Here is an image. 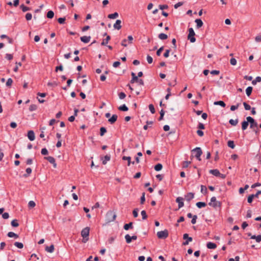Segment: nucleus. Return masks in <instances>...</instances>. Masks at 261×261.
<instances>
[{
  "label": "nucleus",
  "instance_id": "f257e3e1",
  "mask_svg": "<svg viewBox=\"0 0 261 261\" xmlns=\"http://www.w3.org/2000/svg\"><path fill=\"white\" fill-rule=\"evenodd\" d=\"M90 228L86 227L84 228L81 231V236L83 238V242L86 243L88 240L89 235Z\"/></svg>",
  "mask_w": 261,
  "mask_h": 261
},
{
  "label": "nucleus",
  "instance_id": "f03ea898",
  "mask_svg": "<svg viewBox=\"0 0 261 261\" xmlns=\"http://www.w3.org/2000/svg\"><path fill=\"white\" fill-rule=\"evenodd\" d=\"M193 154H194L195 157L198 160L201 161L200 156L202 153L201 149L200 147H196L192 150Z\"/></svg>",
  "mask_w": 261,
  "mask_h": 261
},
{
  "label": "nucleus",
  "instance_id": "7ed1b4c3",
  "mask_svg": "<svg viewBox=\"0 0 261 261\" xmlns=\"http://www.w3.org/2000/svg\"><path fill=\"white\" fill-rule=\"evenodd\" d=\"M116 217V215L113 211H110L106 214V219L108 222L113 221Z\"/></svg>",
  "mask_w": 261,
  "mask_h": 261
},
{
  "label": "nucleus",
  "instance_id": "20e7f679",
  "mask_svg": "<svg viewBox=\"0 0 261 261\" xmlns=\"http://www.w3.org/2000/svg\"><path fill=\"white\" fill-rule=\"evenodd\" d=\"M156 235L160 239H165L168 237L169 232L167 229H165L163 231H158Z\"/></svg>",
  "mask_w": 261,
  "mask_h": 261
},
{
  "label": "nucleus",
  "instance_id": "39448f33",
  "mask_svg": "<svg viewBox=\"0 0 261 261\" xmlns=\"http://www.w3.org/2000/svg\"><path fill=\"white\" fill-rule=\"evenodd\" d=\"M195 35V32L192 28L189 29V34L188 36V39L190 40L191 43H194L196 41V39L194 37Z\"/></svg>",
  "mask_w": 261,
  "mask_h": 261
},
{
  "label": "nucleus",
  "instance_id": "423d86ee",
  "mask_svg": "<svg viewBox=\"0 0 261 261\" xmlns=\"http://www.w3.org/2000/svg\"><path fill=\"white\" fill-rule=\"evenodd\" d=\"M208 204L215 208L217 207H220L221 205V202L217 201L216 198L214 196L211 198V202Z\"/></svg>",
  "mask_w": 261,
  "mask_h": 261
},
{
  "label": "nucleus",
  "instance_id": "0eeeda50",
  "mask_svg": "<svg viewBox=\"0 0 261 261\" xmlns=\"http://www.w3.org/2000/svg\"><path fill=\"white\" fill-rule=\"evenodd\" d=\"M246 119L248 121L249 123H250V128L257 126V123L254 120V119L250 116H248L246 118Z\"/></svg>",
  "mask_w": 261,
  "mask_h": 261
},
{
  "label": "nucleus",
  "instance_id": "6e6552de",
  "mask_svg": "<svg viewBox=\"0 0 261 261\" xmlns=\"http://www.w3.org/2000/svg\"><path fill=\"white\" fill-rule=\"evenodd\" d=\"M176 202L178 203V208H180L184 205V198L181 197H178L176 199Z\"/></svg>",
  "mask_w": 261,
  "mask_h": 261
},
{
  "label": "nucleus",
  "instance_id": "1a4fd4ad",
  "mask_svg": "<svg viewBox=\"0 0 261 261\" xmlns=\"http://www.w3.org/2000/svg\"><path fill=\"white\" fill-rule=\"evenodd\" d=\"M44 159L47 160L50 163L52 164L54 168H56L57 164L56 163V161L54 158L49 156L45 157Z\"/></svg>",
  "mask_w": 261,
  "mask_h": 261
},
{
  "label": "nucleus",
  "instance_id": "9d476101",
  "mask_svg": "<svg viewBox=\"0 0 261 261\" xmlns=\"http://www.w3.org/2000/svg\"><path fill=\"white\" fill-rule=\"evenodd\" d=\"M28 137L29 139L32 141H34L35 139V134L33 130H29L28 133Z\"/></svg>",
  "mask_w": 261,
  "mask_h": 261
},
{
  "label": "nucleus",
  "instance_id": "9b49d317",
  "mask_svg": "<svg viewBox=\"0 0 261 261\" xmlns=\"http://www.w3.org/2000/svg\"><path fill=\"white\" fill-rule=\"evenodd\" d=\"M194 197V193L192 192L188 193L185 195V199L188 202L190 201Z\"/></svg>",
  "mask_w": 261,
  "mask_h": 261
},
{
  "label": "nucleus",
  "instance_id": "f8f14e48",
  "mask_svg": "<svg viewBox=\"0 0 261 261\" xmlns=\"http://www.w3.org/2000/svg\"><path fill=\"white\" fill-rule=\"evenodd\" d=\"M118 116L116 114H113L112 116L108 120V121L111 124H114L117 120Z\"/></svg>",
  "mask_w": 261,
  "mask_h": 261
},
{
  "label": "nucleus",
  "instance_id": "ddd939ff",
  "mask_svg": "<svg viewBox=\"0 0 261 261\" xmlns=\"http://www.w3.org/2000/svg\"><path fill=\"white\" fill-rule=\"evenodd\" d=\"M121 21L120 20L117 19L113 25L114 29L118 30H120L121 28Z\"/></svg>",
  "mask_w": 261,
  "mask_h": 261
},
{
  "label": "nucleus",
  "instance_id": "4468645a",
  "mask_svg": "<svg viewBox=\"0 0 261 261\" xmlns=\"http://www.w3.org/2000/svg\"><path fill=\"white\" fill-rule=\"evenodd\" d=\"M90 39H91L90 36H82L80 38L81 41H82L83 42L85 43H88L90 41Z\"/></svg>",
  "mask_w": 261,
  "mask_h": 261
},
{
  "label": "nucleus",
  "instance_id": "2eb2a0df",
  "mask_svg": "<svg viewBox=\"0 0 261 261\" xmlns=\"http://www.w3.org/2000/svg\"><path fill=\"white\" fill-rule=\"evenodd\" d=\"M206 247L208 249H214L216 248L217 245L215 243H214L211 242H209L206 244Z\"/></svg>",
  "mask_w": 261,
  "mask_h": 261
},
{
  "label": "nucleus",
  "instance_id": "dca6fc26",
  "mask_svg": "<svg viewBox=\"0 0 261 261\" xmlns=\"http://www.w3.org/2000/svg\"><path fill=\"white\" fill-rule=\"evenodd\" d=\"M210 173L217 177L220 176L221 175V173H220L218 169L210 170Z\"/></svg>",
  "mask_w": 261,
  "mask_h": 261
},
{
  "label": "nucleus",
  "instance_id": "f3484780",
  "mask_svg": "<svg viewBox=\"0 0 261 261\" xmlns=\"http://www.w3.org/2000/svg\"><path fill=\"white\" fill-rule=\"evenodd\" d=\"M131 75L132 76V80H130V83L132 84L134 83L135 82H137L139 78L138 76H136L134 72H132Z\"/></svg>",
  "mask_w": 261,
  "mask_h": 261
},
{
  "label": "nucleus",
  "instance_id": "a211bd4d",
  "mask_svg": "<svg viewBox=\"0 0 261 261\" xmlns=\"http://www.w3.org/2000/svg\"><path fill=\"white\" fill-rule=\"evenodd\" d=\"M195 22L196 23V27L197 29L201 28L203 24L202 21L200 19H196Z\"/></svg>",
  "mask_w": 261,
  "mask_h": 261
},
{
  "label": "nucleus",
  "instance_id": "6ab92c4d",
  "mask_svg": "<svg viewBox=\"0 0 261 261\" xmlns=\"http://www.w3.org/2000/svg\"><path fill=\"white\" fill-rule=\"evenodd\" d=\"M249 125V122L247 120V121H244L242 123V129L243 130H245L247 129L248 126Z\"/></svg>",
  "mask_w": 261,
  "mask_h": 261
},
{
  "label": "nucleus",
  "instance_id": "aec40b11",
  "mask_svg": "<svg viewBox=\"0 0 261 261\" xmlns=\"http://www.w3.org/2000/svg\"><path fill=\"white\" fill-rule=\"evenodd\" d=\"M122 160H128V163H127V166H130V164H135V162H131V161H130V160H131L130 156H123L122 157Z\"/></svg>",
  "mask_w": 261,
  "mask_h": 261
},
{
  "label": "nucleus",
  "instance_id": "412c9836",
  "mask_svg": "<svg viewBox=\"0 0 261 261\" xmlns=\"http://www.w3.org/2000/svg\"><path fill=\"white\" fill-rule=\"evenodd\" d=\"M133 222H130L128 224H125L123 226V228L126 230H127L130 228L131 229L133 228Z\"/></svg>",
  "mask_w": 261,
  "mask_h": 261
},
{
  "label": "nucleus",
  "instance_id": "4be33fe9",
  "mask_svg": "<svg viewBox=\"0 0 261 261\" xmlns=\"http://www.w3.org/2000/svg\"><path fill=\"white\" fill-rule=\"evenodd\" d=\"M45 251L49 253L53 252L54 251V245H51L50 246H46L45 248Z\"/></svg>",
  "mask_w": 261,
  "mask_h": 261
},
{
  "label": "nucleus",
  "instance_id": "5701e85b",
  "mask_svg": "<svg viewBox=\"0 0 261 261\" xmlns=\"http://www.w3.org/2000/svg\"><path fill=\"white\" fill-rule=\"evenodd\" d=\"M7 236L10 238H14L15 239H17L19 237L18 234L11 231L9 232L7 234Z\"/></svg>",
  "mask_w": 261,
  "mask_h": 261
},
{
  "label": "nucleus",
  "instance_id": "b1692460",
  "mask_svg": "<svg viewBox=\"0 0 261 261\" xmlns=\"http://www.w3.org/2000/svg\"><path fill=\"white\" fill-rule=\"evenodd\" d=\"M214 104L215 105L220 106H221L223 108H224L225 107V106H226L225 102L223 101H221V100L215 101Z\"/></svg>",
  "mask_w": 261,
  "mask_h": 261
},
{
  "label": "nucleus",
  "instance_id": "393cba45",
  "mask_svg": "<svg viewBox=\"0 0 261 261\" xmlns=\"http://www.w3.org/2000/svg\"><path fill=\"white\" fill-rule=\"evenodd\" d=\"M111 37L110 36L107 35L106 38L103 40V41L101 42V45H107V44L108 43L109 41L110 40Z\"/></svg>",
  "mask_w": 261,
  "mask_h": 261
},
{
  "label": "nucleus",
  "instance_id": "a878e982",
  "mask_svg": "<svg viewBox=\"0 0 261 261\" xmlns=\"http://www.w3.org/2000/svg\"><path fill=\"white\" fill-rule=\"evenodd\" d=\"M196 205L199 208L204 207L206 205V204L204 202H198L196 203Z\"/></svg>",
  "mask_w": 261,
  "mask_h": 261
},
{
  "label": "nucleus",
  "instance_id": "bb28decb",
  "mask_svg": "<svg viewBox=\"0 0 261 261\" xmlns=\"http://www.w3.org/2000/svg\"><path fill=\"white\" fill-rule=\"evenodd\" d=\"M118 16V13L117 12H115L113 14H109L108 17L110 19H115Z\"/></svg>",
  "mask_w": 261,
  "mask_h": 261
},
{
  "label": "nucleus",
  "instance_id": "cd10ccee",
  "mask_svg": "<svg viewBox=\"0 0 261 261\" xmlns=\"http://www.w3.org/2000/svg\"><path fill=\"white\" fill-rule=\"evenodd\" d=\"M111 159L110 155H106L104 156V160L102 161V164L106 165L108 161H109Z\"/></svg>",
  "mask_w": 261,
  "mask_h": 261
},
{
  "label": "nucleus",
  "instance_id": "c85d7f7f",
  "mask_svg": "<svg viewBox=\"0 0 261 261\" xmlns=\"http://www.w3.org/2000/svg\"><path fill=\"white\" fill-rule=\"evenodd\" d=\"M118 110H120V111H121L125 112V111H128V109L126 107V106L124 104V105H122V106H120L118 108Z\"/></svg>",
  "mask_w": 261,
  "mask_h": 261
},
{
  "label": "nucleus",
  "instance_id": "c756f323",
  "mask_svg": "<svg viewBox=\"0 0 261 261\" xmlns=\"http://www.w3.org/2000/svg\"><path fill=\"white\" fill-rule=\"evenodd\" d=\"M238 122H239L238 119H236V120H233V119H230L229 121V123L233 126L237 125V124L238 123Z\"/></svg>",
  "mask_w": 261,
  "mask_h": 261
},
{
  "label": "nucleus",
  "instance_id": "7c9ffc66",
  "mask_svg": "<svg viewBox=\"0 0 261 261\" xmlns=\"http://www.w3.org/2000/svg\"><path fill=\"white\" fill-rule=\"evenodd\" d=\"M46 16L48 18H49V19L53 18L54 16V12L51 10L48 11V12L47 13Z\"/></svg>",
  "mask_w": 261,
  "mask_h": 261
},
{
  "label": "nucleus",
  "instance_id": "2f4dec72",
  "mask_svg": "<svg viewBox=\"0 0 261 261\" xmlns=\"http://www.w3.org/2000/svg\"><path fill=\"white\" fill-rule=\"evenodd\" d=\"M252 89L253 88L251 86L248 87L246 89V93L248 96H249L251 95L252 91Z\"/></svg>",
  "mask_w": 261,
  "mask_h": 261
},
{
  "label": "nucleus",
  "instance_id": "473e14b6",
  "mask_svg": "<svg viewBox=\"0 0 261 261\" xmlns=\"http://www.w3.org/2000/svg\"><path fill=\"white\" fill-rule=\"evenodd\" d=\"M183 239L184 240H186L188 241L189 242H192L193 240L192 238L189 237V234L188 233H185L183 235Z\"/></svg>",
  "mask_w": 261,
  "mask_h": 261
},
{
  "label": "nucleus",
  "instance_id": "72a5a7b5",
  "mask_svg": "<svg viewBox=\"0 0 261 261\" xmlns=\"http://www.w3.org/2000/svg\"><path fill=\"white\" fill-rule=\"evenodd\" d=\"M25 171L27 173L24 174L23 176L24 177H27L32 173V170L31 168H28L26 169Z\"/></svg>",
  "mask_w": 261,
  "mask_h": 261
},
{
  "label": "nucleus",
  "instance_id": "f704fd0d",
  "mask_svg": "<svg viewBox=\"0 0 261 261\" xmlns=\"http://www.w3.org/2000/svg\"><path fill=\"white\" fill-rule=\"evenodd\" d=\"M162 165L160 163H158L154 166V170L156 171H159L162 170Z\"/></svg>",
  "mask_w": 261,
  "mask_h": 261
},
{
  "label": "nucleus",
  "instance_id": "c9c22d12",
  "mask_svg": "<svg viewBox=\"0 0 261 261\" xmlns=\"http://www.w3.org/2000/svg\"><path fill=\"white\" fill-rule=\"evenodd\" d=\"M20 7V9L22 10V11L23 12H25L29 11L31 9L30 8L25 6L23 4L21 5Z\"/></svg>",
  "mask_w": 261,
  "mask_h": 261
},
{
  "label": "nucleus",
  "instance_id": "e433bc0d",
  "mask_svg": "<svg viewBox=\"0 0 261 261\" xmlns=\"http://www.w3.org/2000/svg\"><path fill=\"white\" fill-rule=\"evenodd\" d=\"M227 145L229 147L233 149L235 147L234 142L231 140H229L227 142Z\"/></svg>",
  "mask_w": 261,
  "mask_h": 261
},
{
  "label": "nucleus",
  "instance_id": "4c0bfd02",
  "mask_svg": "<svg viewBox=\"0 0 261 261\" xmlns=\"http://www.w3.org/2000/svg\"><path fill=\"white\" fill-rule=\"evenodd\" d=\"M159 38L161 40H165V39H167L168 36L164 33H161L159 35Z\"/></svg>",
  "mask_w": 261,
  "mask_h": 261
},
{
  "label": "nucleus",
  "instance_id": "58836bf2",
  "mask_svg": "<svg viewBox=\"0 0 261 261\" xmlns=\"http://www.w3.org/2000/svg\"><path fill=\"white\" fill-rule=\"evenodd\" d=\"M261 82V77L260 76H257L255 80H253L252 81V84L253 85H255L256 84L257 82Z\"/></svg>",
  "mask_w": 261,
  "mask_h": 261
},
{
  "label": "nucleus",
  "instance_id": "ea45409f",
  "mask_svg": "<svg viewBox=\"0 0 261 261\" xmlns=\"http://www.w3.org/2000/svg\"><path fill=\"white\" fill-rule=\"evenodd\" d=\"M14 245L17 248L21 249L23 247V244L22 243L16 242Z\"/></svg>",
  "mask_w": 261,
  "mask_h": 261
},
{
  "label": "nucleus",
  "instance_id": "a19ab883",
  "mask_svg": "<svg viewBox=\"0 0 261 261\" xmlns=\"http://www.w3.org/2000/svg\"><path fill=\"white\" fill-rule=\"evenodd\" d=\"M125 239L126 240V242L127 243L129 244V243H131V242H132L131 237L128 234H127L125 236Z\"/></svg>",
  "mask_w": 261,
  "mask_h": 261
},
{
  "label": "nucleus",
  "instance_id": "79ce46f5",
  "mask_svg": "<svg viewBox=\"0 0 261 261\" xmlns=\"http://www.w3.org/2000/svg\"><path fill=\"white\" fill-rule=\"evenodd\" d=\"M191 163L190 161H184L182 162V167L184 168H187Z\"/></svg>",
  "mask_w": 261,
  "mask_h": 261
},
{
  "label": "nucleus",
  "instance_id": "37998d69",
  "mask_svg": "<svg viewBox=\"0 0 261 261\" xmlns=\"http://www.w3.org/2000/svg\"><path fill=\"white\" fill-rule=\"evenodd\" d=\"M107 132V129L104 127H101L100 128V135L102 136Z\"/></svg>",
  "mask_w": 261,
  "mask_h": 261
},
{
  "label": "nucleus",
  "instance_id": "c03bdc74",
  "mask_svg": "<svg viewBox=\"0 0 261 261\" xmlns=\"http://www.w3.org/2000/svg\"><path fill=\"white\" fill-rule=\"evenodd\" d=\"M141 215L142 216V219L143 220H145V219H147V215L146 214V213L145 211H144V210L142 211L141 212Z\"/></svg>",
  "mask_w": 261,
  "mask_h": 261
},
{
  "label": "nucleus",
  "instance_id": "a18cd8bd",
  "mask_svg": "<svg viewBox=\"0 0 261 261\" xmlns=\"http://www.w3.org/2000/svg\"><path fill=\"white\" fill-rule=\"evenodd\" d=\"M160 116L159 118V120L161 121L163 119V117H164V116L165 114V111L163 109H162L161 110V111L160 112Z\"/></svg>",
  "mask_w": 261,
  "mask_h": 261
},
{
  "label": "nucleus",
  "instance_id": "49530a36",
  "mask_svg": "<svg viewBox=\"0 0 261 261\" xmlns=\"http://www.w3.org/2000/svg\"><path fill=\"white\" fill-rule=\"evenodd\" d=\"M37 108V106L36 105H31L29 107V110L30 111H35Z\"/></svg>",
  "mask_w": 261,
  "mask_h": 261
},
{
  "label": "nucleus",
  "instance_id": "de8ad7c7",
  "mask_svg": "<svg viewBox=\"0 0 261 261\" xmlns=\"http://www.w3.org/2000/svg\"><path fill=\"white\" fill-rule=\"evenodd\" d=\"M149 110L150 111V112L152 113V114H154L155 112V109L154 108V106L152 104H150L149 105Z\"/></svg>",
  "mask_w": 261,
  "mask_h": 261
},
{
  "label": "nucleus",
  "instance_id": "09e8293b",
  "mask_svg": "<svg viewBox=\"0 0 261 261\" xmlns=\"http://www.w3.org/2000/svg\"><path fill=\"white\" fill-rule=\"evenodd\" d=\"M11 225L13 227H17L18 226L19 224L16 220H13L11 222Z\"/></svg>",
  "mask_w": 261,
  "mask_h": 261
},
{
  "label": "nucleus",
  "instance_id": "8fccbe9b",
  "mask_svg": "<svg viewBox=\"0 0 261 261\" xmlns=\"http://www.w3.org/2000/svg\"><path fill=\"white\" fill-rule=\"evenodd\" d=\"M119 98L120 99H123L126 97V94L124 92H120L118 94Z\"/></svg>",
  "mask_w": 261,
  "mask_h": 261
},
{
  "label": "nucleus",
  "instance_id": "3c124183",
  "mask_svg": "<svg viewBox=\"0 0 261 261\" xmlns=\"http://www.w3.org/2000/svg\"><path fill=\"white\" fill-rule=\"evenodd\" d=\"M13 83V80L12 79L9 78L8 79L7 82H6V86L8 87H10L12 85V84Z\"/></svg>",
  "mask_w": 261,
  "mask_h": 261
},
{
  "label": "nucleus",
  "instance_id": "603ef678",
  "mask_svg": "<svg viewBox=\"0 0 261 261\" xmlns=\"http://www.w3.org/2000/svg\"><path fill=\"white\" fill-rule=\"evenodd\" d=\"M41 153L42 155H47L48 153V151L46 148H44L41 149Z\"/></svg>",
  "mask_w": 261,
  "mask_h": 261
},
{
  "label": "nucleus",
  "instance_id": "864d4df0",
  "mask_svg": "<svg viewBox=\"0 0 261 261\" xmlns=\"http://www.w3.org/2000/svg\"><path fill=\"white\" fill-rule=\"evenodd\" d=\"M230 63L232 65H236L237 64V60L235 58H232L230 60Z\"/></svg>",
  "mask_w": 261,
  "mask_h": 261
},
{
  "label": "nucleus",
  "instance_id": "5fc2aeb1",
  "mask_svg": "<svg viewBox=\"0 0 261 261\" xmlns=\"http://www.w3.org/2000/svg\"><path fill=\"white\" fill-rule=\"evenodd\" d=\"M145 201V193H142V195L140 199V203L141 204H143Z\"/></svg>",
  "mask_w": 261,
  "mask_h": 261
},
{
  "label": "nucleus",
  "instance_id": "6e6d98bb",
  "mask_svg": "<svg viewBox=\"0 0 261 261\" xmlns=\"http://www.w3.org/2000/svg\"><path fill=\"white\" fill-rule=\"evenodd\" d=\"M138 208H135L133 211V214L135 218H136L138 216Z\"/></svg>",
  "mask_w": 261,
  "mask_h": 261
},
{
  "label": "nucleus",
  "instance_id": "4d7b16f0",
  "mask_svg": "<svg viewBox=\"0 0 261 261\" xmlns=\"http://www.w3.org/2000/svg\"><path fill=\"white\" fill-rule=\"evenodd\" d=\"M243 105L246 110H250L251 109L250 106L247 104L246 102H243Z\"/></svg>",
  "mask_w": 261,
  "mask_h": 261
},
{
  "label": "nucleus",
  "instance_id": "13d9d810",
  "mask_svg": "<svg viewBox=\"0 0 261 261\" xmlns=\"http://www.w3.org/2000/svg\"><path fill=\"white\" fill-rule=\"evenodd\" d=\"M65 17H60L58 18V21L60 24H63L65 22Z\"/></svg>",
  "mask_w": 261,
  "mask_h": 261
},
{
  "label": "nucleus",
  "instance_id": "bf43d9fd",
  "mask_svg": "<svg viewBox=\"0 0 261 261\" xmlns=\"http://www.w3.org/2000/svg\"><path fill=\"white\" fill-rule=\"evenodd\" d=\"M160 9L164 10L167 9L168 8V6L167 5H160L159 6Z\"/></svg>",
  "mask_w": 261,
  "mask_h": 261
},
{
  "label": "nucleus",
  "instance_id": "052dcab7",
  "mask_svg": "<svg viewBox=\"0 0 261 261\" xmlns=\"http://www.w3.org/2000/svg\"><path fill=\"white\" fill-rule=\"evenodd\" d=\"M32 18V15L30 13H28L25 15V18L27 20H30Z\"/></svg>",
  "mask_w": 261,
  "mask_h": 261
},
{
  "label": "nucleus",
  "instance_id": "680f3d73",
  "mask_svg": "<svg viewBox=\"0 0 261 261\" xmlns=\"http://www.w3.org/2000/svg\"><path fill=\"white\" fill-rule=\"evenodd\" d=\"M240 105V103H238L236 106L233 105L230 107V110L232 111H235L237 110L239 106Z\"/></svg>",
  "mask_w": 261,
  "mask_h": 261
},
{
  "label": "nucleus",
  "instance_id": "e2e57ef3",
  "mask_svg": "<svg viewBox=\"0 0 261 261\" xmlns=\"http://www.w3.org/2000/svg\"><path fill=\"white\" fill-rule=\"evenodd\" d=\"M35 205V202L33 201H30L29 202L28 205L30 207H34Z\"/></svg>",
  "mask_w": 261,
  "mask_h": 261
},
{
  "label": "nucleus",
  "instance_id": "0e129e2a",
  "mask_svg": "<svg viewBox=\"0 0 261 261\" xmlns=\"http://www.w3.org/2000/svg\"><path fill=\"white\" fill-rule=\"evenodd\" d=\"M147 61L149 64H151L153 62L152 58L149 55H147Z\"/></svg>",
  "mask_w": 261,
  "mask_h": 261
},
{
  "label": "nucleus",
  "instance_id": "69168bd1",
  "mask_svg": "<svg viewBox=\"0 0 261 261\" xmlns=\"http://www.w3.org/2000/svg\"><path fill=\"white\" fill-rule=\"evenodd\" d=\"M183 4V2H178L174 5V7L175 9H177L178 7L181 6Z\"/></svg>",
  "mask_w": 261,
  "mask_h": 261
},
{
  "label": "nucleus",
  "instance_id": "338daca9",
  "mask_svg": "<svg viewBox=\"0 0 261 261\" xmlns=\"http://www.w3.org/2000/svg\"><path fill=\"white\" fill-rule=\"evenodd\" d=\"M164 49V46L161 47L156 51V55L160 56L161 55V52Z\"/></svg>",
  "mask_w": 261,
  "mask_h": 261
},
{
  "label": "nucleus",
  "instance_id": "774afa93",
  "mask_svg": "<svg viewBox=\"0 0 261 261\" xmlns=\"http://www.w3.org/2000/svg\"><path fill=\"white\" fill-rule=\"evenodd\" d=\"M201 192L202 193H204L207 192V189L205 186L203 185L201 186Z\"/></svg>",
  "mask_w": 261,
  "mask_h": 261
}]
</instances>
